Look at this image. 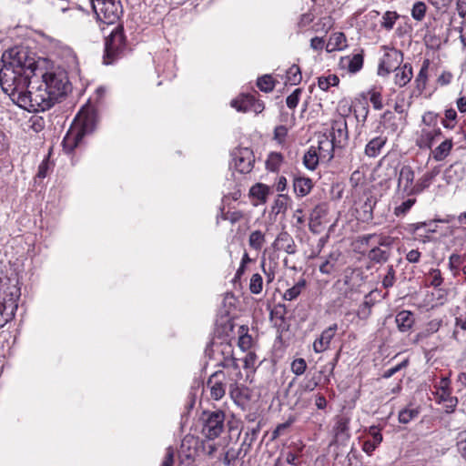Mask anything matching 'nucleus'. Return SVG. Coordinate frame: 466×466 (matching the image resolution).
I'll list each match as a JSON object with an SVG mask.
<instances>
[{"label": "nucleus", "instance_id": "nucleus-26", "mask_svg": "<svg viewBox=\"0 0 466 466\" xmlns=\"http://www.w3.org/2000/svg\"><path fill=\"white\" fill-rule=\"evenodd\" d=\"M254 100L255 96L253 95L242 94L231 101V106L239 112H248L251 111Z\"/></svg>", "mask_w": 466, "mask_h": 466}, {"label": "nucleus", "instance_id": "nucleus-50", "mask_svg": "<svg viewBox=\"0 0 466 466\" xmlns=\"http://www.w3.org/2000/svg\"><path fill=\"white\" fill-rule=\"evenodd\" d=\"M398 17L396 12L387 11L382 16L381 26L387 30L392 29Z\"/></svg>", "mask_w": 466, "mask_h": 466}, {"label": "nucleus", "instance_id": "nucleus-28", "mask_svg": "<svg viewBox=\"0 0 466 466\" xmlns=\"http://www.w3.org/2000/svg\"><path fill=\"white\" fill-rule=\"evenodd\" d=\"M341 64L348 68L349 72L357 73L363 66V55L355 54L352 56H346L341 59Z\"/></svg>", "mask_w": 466, "mask_h": 466}, {"label": "nucleus", "instance_id": "nucleus-48", "mask_svg": "<svg viewBox=\"0 0 466 466\" xmlns=\"http://www.w3.org/2000/svg\"><path fill=\"white\" fill-rule=\"evenodd\" d=\"M456 447L458 452L466 461V430L460 431L456 437Z\"/></svg>", "mask_w": 466, "mask_h": 466}, {"label": "nucleus", "instance_id": "nucleus-46", "mask_svg": "<svg viewBox=\"0 0 466 466\" xmlns=\"http://www.w3.org/2000/svg\"><path fill=\"white\" fill-rule=\"evenodd\" d=\"M426 10L425 3L418 1L412 6L411 16L417 21H421L425 16Z\"/></svg>", "mask_w": 466, "mask_h": 466}, {"label": "nucleus", "instance_id": "nucleus-57", "mask_svg": "<svg viewBox=\"0 0 466 466\" xmlns=\"http://www.w3.org/2000/svg\"><path fill=\"white\" fill-rule=\"evenodd\" d=\"M301 92L300 88H297L287 97L286 103L289 108L294 109L298 106Z\"/></svg>", "mask_w": 466, "mask_h": 466}, {"label": "nucleus", "instance_id": "nucleus-36", "mask_svg": "<svg viewBox=\"0 0 466 466\" xmlns=\"http://www.w3.org/2000/svg\"><path fill=\"white\" fill-rule=\"evenodd\" d=\"M302 79L301 71L299 66L292 65L286 73V82L296 86L300 83Z\"/></svg>", "mask_w": 466, "mask_h": 466}, {"label": "nucleus", "instance_id": "nucleus-43", "mask_svg": "<svg viewBox=\"0 0 466 466\" xmlns=\"http://www.w3.org/2000/svg\"><path fill=\"white\" fill-rule=\"evenodd\" d=\"M263 289V279L260 274L255 273L251 276L249 283V290L252 294L258 295L261 293Z\"/></svg>", "mask_w": 466, "mask_h": 466}, {"label": "nucleus", "instance_id": "nucleus-52", "mask_svg": "<svg viewBox=\"0 0 466 466\" xmlns=\"http://www.w3.org/2000/svg\"><path fill=\"white\" fill-rule=\"evenodd\" d=\"M395 269L392 265L387 267V273L382 279V286L385 289L391 288L395 283Z\"/></svg>", "mask_w": 466, "mask_h": 466}, {"label": "nucleus", "instance_id": "nucleus-2", "mask_svg": "<svg viewBox=\"0 0 466 466\" xmlns=\"http://www.w3.org/2000/svg\"><path fill=\"white\" fill-rule=\"evenodd\" d=\"M41 75L43 79V87L48 92L56 101L66 95L69 89V80L67 74L65 70L56 69L49 72L43 73L41 69L37 74Z\"/></svg>", "mask_w": 466, "mask_h": 466}, {"label": "nucleus", "instance_id": "nucleus-19", "mask_svg": "<svg viewBox=\"0 0 466 466\" xmlns=\"http://www.w3.org/2000/svg\"><path fill=\"white\" fill-rule=\"evenodd\" d=\"M341 257L339 250L331 251L324 261L319 265V271L325 275H330L338 270L339 260Z\"/></svg>", "mask_w": 466, "mask_h": 466}, {"label": "nucleus", "instance_id": "nucleus-4", "mask_svg": "<svg viewBox=\"0 0 466 466\" xmlns=\"http://www.w3.org/2000/svg\"><path fill=\"white\" fill-rule=\"evenodd\" d=\"M126 47L123 27L116 26L105 41L104 63L112 64Z\"/></svg>", "mask_w": 466, "mask_h": 466}, {"label": "nucleus", "instance_id": "nucleus-31", "mask_svg": "<svg viewBox=\"0 0 466 466\" xmlns=\"http://www.w3.org/2000/svg\"><path fill=\"white\" fill-rule=\"evenodd\" d=\"M266 243V236L261 230H254L249 234L248 245L250 248L259 251Z\"/></svg>", "mask_w": 466, "mask_h": 466}, {"label": "nucleus", "instance_id": "nucleus-56", "mask_svg": "<svg viewBox=\"0 0 466 466\" xmlns=\"http://www.w3.org/2000/svg\"><path fill=\"white\" fill-rule=\"evenodd\" d=\"M371 306L372 305L367 300L362 302L357 310V316L360 319H367L371 313Z\"/></svg>", "mask_w": 466, "mask_h": 466}, {"label": "nucleus", "instance_id": "nucleus-64", "mask_svg": "<svg viewBox=\"0 0 466 466\" xmlns=\"http://www.w3.org/2000/svg\"><path fill=\"white\" fill-rule=\"evenodd\" d=\"M288 134V129L285 126H278L274 129V138L279 142H282Z\"/></svg>", "mask_w": 466, "mask_h": 466}, {"label": "nucleus", "instance_id": "nucleus-9", "mask_svg": "<svg viewBox=\"0 0 466 466\" xmlns=\"http://www.w3.org/2000/svg\"><path fill=\"white\" fill-rule=\"evenodd\" d=\"M198 441L190 435L182 440L179 450L178 466H195V459L198 455Z\"/></svg>", "mask_w": 466, "mask_h": 466}, {"label": "nucleus", "instance_id": "nucleus-23", "mask_svg": "<svg viewBox=\"0 0 466 466\" xmlns=\"http://www.w3.org/2000/svg\"><path fill=\"white\" fill-rule=\"evenodd\" d=\"M338 147L331 139L323 135L319 139V146L316 147L318 154L321 158L331 159L333 157L334 147Z\"/></svg>", "mask_w": 466, "mask_h": 466}, {"label": "nucleus", "instance_id": "nucleus-54", "mask_svg": "<svg viewBox=\"0 0 466 466\" xmlns=\"http://www.w3.org/2000/svg\"><path fill=\"white\" fill-rule=\"evenodd\" d=\"M431 277L430 285L435 289L439 288L443 283V278L441 277V270L438 268H431L429 272Z\"/></svg>", "mask_w": 466, "mask_h": 466}, {"label": "nucleus", "instance_id": "nucleus-47", "mask_svg": "<svg viewBox=\"0 0 466 466\" xmlns=\"http://www.w3.org/2000/svg\"><path fill=\"white\" fill-rule=\"evenodd\" d=\"M329 46H332V49H342L346 46V36L343 33L333 34L329 42Z\"/></svg>", "mask_w": 466, "mask_h": 466}, {"label": "nucleus", "instance_id": "nucleus-62", "mask_svg": "<svg viewBox=\"0 0 466 466\" xmlns=\"http://www.w3.org/2000/svg\"><path fill=\"white\" fill-rule=\"evenodd\" d=\"M437 116H438L437 114H435L431 111L426 112L422 116V122L426 126L425 127H436Z\"/></svg>", "mask_w": 466, "mask_h": 466}, {"label": "nucleus", "instance_id": "nucleus-7", "mask_svg": "<svg viewBox=\"0 0 466 466\" xmlns=\"http://www.w3.org/2000/svg\"><path fill=\"white\" fill-rule=\"evenodd\" d=\"M415 174L411 167L403 166L400 169L398 177V194L402 198L416 195V183H414Z\"/></svg>", "mask_w": 466, "mask_h": 466}, {"label": "nucleus", "instance_id": "nucleus-8", "mask_svg": "<svg viewBox=\"0 0 466 466\" xmlns=\"http://www.w3.org/2000/svg\"><path fill=\"white\" fill-rule=\"evenodd\" d=\"M450 384V379L443 377L441 379L439 384L435 385V388L437 389L435 393L437 401L444 404L446 412L448 413L453 412L458 404L457 397L451 396Z\"/></svg>", "mask_w": 466, "mask_h": 466}, {"label": "nucleus", "instance_id": "nucleus-39", "mask_svg": "<svg viewBox=\"0 0 466 466\" xmlns=\"http://www.w3.org/2000/svg\"><path fill=\"white\" fill-rule=\"evenodd\" d=\"M258 87L266 93L271 92L275 87V82L271 76L265 75L257 81Z\"/></svg>", "mask_w": 466, "mask_h": 466}, {"label": "nucleus", "instance_id": "nucleus-41", "mask_svg": "<svg viewBox=\"0 0 466 466\" xmlns=\"http://www.w3.org/2000/svg\"><path fill=\"white\" fill-rule=\"evenodd\" d=\"M463 262V258L459 254L453 253L449 257V268L452 271L454 277L460 274V267Z\"/></svg>", "mask_w": 466, "mask_h": 466}, {"label": "nucleus", "instance_id": "nucleus-45", "mask_svg": "<svg viewBox=\"0 0 466 466\" xmlns=\"http://www.w3.org/2000/svg\"><path fill=\"white\" fill-rule=\"evenodd\" d=\"M218 366L222 367L224 369L232 370L236 371L238 375H240L238 361V359L234 358V356H231L230 358L225 360H219Z\"/></svg>", "mask_w": 466, "mask_h": 466}, {"label": "nucleus", "instance_id": "nucleus-11", "mask_svg": "<svg viewBox=\"0 0 466 466\" xmlns=\"http://www.w3.org/2000/svg\"><path fill=\"white\" fill-rule=\"evenodd\" d=\"M232 159L236 170L239 173L247 174L252 170L254 155L249 148L238 147L234 149L232 152Z\"/></svg>", "mask_w": 466, "mask_h": 466}, {"label": "nucleus", "instance_id": "nucleus-38", "mask_svg": "<svg viewBox=\"0 0 466 466\" xmlns=\"http://www.w3.org/2000/svg\"><path fill=\"white\" fill-rule=\"evenodd\" d=\"M416 203L415 198H409L408 199L404 200L401 204L396 206L394 208V215L396 217H403L405 216L410 208L413 207V205Z\"/></svg>", "mask_w": 466, "mask_h": 466}, {"label": "nucleus", "instance_id": "nucleus-61", "mask_svg": "<svg viewBox=\"0 0 466 466\" xmlns=\"http://www.w3.org/2000/svg\"><path fill=\"white\" fill-rule=\"evenodd\" d=\"M51 168V164L49 162L48 157H46L39 165L36 177L39 178H45L49 169Z\"/></svg>", "mask_w": 466, "mask_h": 466}, {"label": "nucleus", "instance_id": "nucleus-32", "mask_svg": "<svg viewBox=\"0 0 466 466\" xmlns=\"http://www.w3.org/2000/svg\"><path fill=\"white\" fill-rule=\"evenodd\" d=\"M451 148V139L444 140L432 151L433 158L437 161L443 160L450 154Z\"/></svg>", "mask_w": 466, "mask_h": 466}, {"label": "nucleus", "instance_id": "nucleus-37", "mask_svg": "<svg viewBox=\"0 0 466 466\" xmlns=\"http://www.w3.org/2000/svg\"><path fill=\"white\" fill-rule=\"evenodd\" d=\"M339 83V79L336 75L323 76L318 78V86L323 91H327L330 86H338Z\"/></svg>", "mask_w": 466, "mask_h": 466}, {"label": "nucleus", "instance_id": "nucleus-21", "mask_svg": "<svg viewBox=\"0 0 466 466\" xmlns=\"http://www.w3.org/2000/svg\"><path fill=\"white\" fill-rule=\"evenodd\" d=\"M430 66V59H424L421 67L417 76L415 77L414 84L419 95H421L423 91L426 89Z\"/></svg>", "mask_w": 466, "mask_h": 466}, {"label": "nucleus", "instance_id": "nucleus-59", "mask_svg": "<svg viewBox=\"0 0 466 466\" xmlns=\"http://www.w3.org/2000/svg\"><path fill=\"white\" fill-rule=\"evenodd\" d=\"M175 462V451L173 447L169 446L166 450L165 457L160 466H173Z\"/></svg>", "mask_w": 466, "mask_h": 466}, {"label": "nucleus", "instance_id": "nucleus-29", "mask_svg": "<svg viewBox=\"0 0 466 466\" xmlns=\"http://www.w3.org/2000/svg\"><path fill=\"white\" fill-rule=\"evenodd\" d=\"M293 187L297 196L305 197L312 188V181L307 177H296L293 181Z\"/></svg>", "mask_w": 466, "mask_h": 466}, {"label": "nucleus", "instance_id": "nucleus-18", "mask_svg": "<svg viewBox=\"0 0 466 466\" xmlns=\"http://www.w3.org/2000/svg\"><path fill=\"white\" fill-rule=\"evenodd\" d=\"M369 434L371 436V440H367L362 444V451L368 455H371L372 452L381 443L383 437L380 430L376 426H370L369 428Z\"/></svg>", "mask_w": 466, "mask_h": 466}, {"label": "nucleus", "instance_id": "nucleus-60", "mask_svg": "<svg viewBox=\"0 0 466 466\" xmlns=\"http://www.w3.org/2000/svg\"><path fill=\"white\" fill-rule=\"evenodd\" d=\"M370 100L376 110H380L382 108V96L380 92L371 90Z\"/></svg>", "mask_w": 466, "mask_h": 466}, {"label": "nucleus", "instance_id": "nucleus-5", "mask_svg": "<svg viewBox=\"0 0 466 466\" xmlns=\"http://www.w3.org/2000/svg\"><path fill=\"white\" fill-rule=\"evenodd\" d=\"M202 433L208 440H215L224 431L225 413L222 410L204 411Z\"/></svg>", "mask_w": 466, "mask_h": 466}, {"label": "nucleus", "instance_id": "nucleus-20", "mask_svg": "<svg viewBox=\"0 0 466 466\" xmlns=\"http://www.w3.org/2000/svg\"><path fill=\"white\" fill-rule=\"evenodd\" d=\"M394 83L400 87L405 86L412 78L413 71L410 64L406 63L394 70Z\"/></svg>", "mask_w": 466, "mask_h": 466}, {"label": "nucleus", "instance_id": "nucleus-49", "mask_svg": "<svg viewBox=\"0 0 466 466\" xmlns=\"http://www.w3.org/2000/svg\"><path fill=\"white\" fill-rule=\"evenodd\" d=\"M289 197L287 195H279L272 207V212L275 214L284 213L287 209Z\"/></svg>", "mask_w": 466, "mask_h": 466}, {"label": "nucleus", "instance_id": "nucleus-24", "mask_svg": "<svg viewBox=\"0 0 466 466\" xmlns=\"http://www.w3.org/2000/svg\"><path fill=\"white\" fill-rule=\"evenodd\" d=\"M395 322L400 331L406 332L414 324L413 314L409 310H401L396 315Z\"/></svg>", "mask_w": 466, "mask_h": 466}, {"label": "nucleus", "instance_id": "nucleus-1", "mask_svg": "<svg viewBox=\"0 0 466 466\" xmlns=\"http://www.w3.org/2000/svg\"><path fill=\"white\" fill-rule=\"evenodd\" d=\"M0 85L3 91L16 99L17 105L30 112L46 111L56 101L40 86L35 92L27 91L33 76L39 67L34 56L25 48L14 47L1 57Z\"/></svg>", "mask_w": 466, "mask_h": 466}, {"label": "nucleus", "instance_id": "nucleus-6", "mask_svg": "<svg viewBox=\"0 0 466 466\" xmlns=\"http://www.w3.org/2000/svg\"><path fill=\"white\" fill-rule=\"evenodd\" d=\"M20 295V289L15 284H12L10 280L7 283L0 284V302L5 306L7 311L5 319H13L15 316Z\"/></svg>", "mask_w": 466, "mask_h": 466}, {"label": "nucleus", "instance_id": "nucleus-53", "mask_svg": "<svg viewBox=\"0 0 466 466\" xmlns=\"http://www.w3.org/2000/svg\"><path fill=\"white\" fill-rule=\"evenodd\" d=\"M268 192V188L262 184H257L256 186H253L250 189V193L252 196L263 201H265Z\"/></svg>", "mask_w": 466, "mask_h": 466}, {"label": "nucleus", "instance_id": "nucleus-33", "mask_svg": "<svg viewBox=\"0 0 466 466\" xmlns=\"http://www.w3.org/2000/svg\"><path fill=\"white\" fill-rule=\"evenodd\" d=\"M420 414L419 408H404L400 410L398 420L400 423L408 424L411 420H415Z\"/></svg>", "mask_w": 466, "mask_h": 466}, {"label": "nucleus", "instance_id": "nucleus-13", "mask_svg": "<svg viewBox=\"0 0 466 466\" xmlns=\"http://www.w3.org/2000/svg\"><path fill=\"white\" fill-rule=\"evenodd\" d=\"M86 134V127L85 126L71 127L62 142L64 151L67 154L73 152V150L81 144Z\"/></svg>", "mask_w": 466, "mask_h": 466}, {"label": "nucleus", "instance_id": "nucleus-58", "mask_svg": "<svg viewBox=\"0 0 466 466\" xmlns=\"http://www.w3.org/2000/svg\"><path fill=\"white\" fill-rule=\"evenodd\" d=\"M408 364H409V360H404L403 361H401L398 365H396V366H394L392 368H390L387 370H385L383 372V374H382V378L389 379V378L392 377L394 374L399 372L400 370L406 368L408 366Z\"/></svg>", "mask_w": 466, "mask_h": 466}, {"label": "nucleus", "instance_id": "nucleus-63", "mask_svg": "<svg viewBox=\"0 0 466 466\" xmlns=\"http://www.w3.org/2000/svg\"><path fill=\"white\" fill-rule=\"evenodd\" d=\"M243 218L241 211L227 212L223 215V219L228 220L231 224L238 222Z\"/></svg>", "mask_w": 466, "mask_h": 466}, {"label": "nucleus", "instance_id": "nucleus-35", "mask_svg": "<svg viewBox=\"0 0 466 466\" xmlns=\"http://www.w3.org/2000/svg\"><path fill=\"white\" fill-rule=\"evenodd\" d=\"M377 204V198L374 196H368L363 205L361 206V209L363 212V218L365 220H370L373 218V209Z\"/></svg>", "mask_w": 466, "mask_h": 466}, {"label": "nucleus", "instance_id": "nucleus-40", "mask_svg": "<svg viewBox=\"0 0 466 466\" xmlns=\"http://www.w3.org/2000/svg\"><path fill=\"white\" fill-rule=\"evenodd\" d=\"M369 258L370 260L374 262L382 263L388 260L389 252L378 247H375L370 250Z\"/></svg>", "mask_w": 466, "mask_h": 466}, {"label": "nucleus", "instance_id": "nucleus-12", "mask_svg": "<svg viewBox=\"0 0 466 466\" xmlns=\"http://www.w3.org/2000/svg\"><path fill=\"white\" fill-rule=\"evenodd\" d=\"M228 378L223 370L215 371L208 380L207 387L210 390V396L213 400H219L226 394Z\"/></svg>", "mask_w": 466, "mask_h": 466}, {"label": "nucleus", "instance_id": "nucleus-3", "mask_svg": "<svg viewBox=\"0 0 466 466\" xmlns=\"http://www.w3.org/2000/svg\"><path fill=\"white\" fill-rule=\"evenodd\" d=\"M91 3L97 20L105 24H116L123 14L120 0H91Z\"/></svg>", "mask_w": 466, "mask_h": 466}, {"label": "nucleus", "instance_id": "nucleus-15", "mask_svg": "<svg viewBox=\"0 0 466 466\" xmlns=\"http://www.w3.org/2000/svg\"><path fill=\"white\" fill-rule=\"evenodd\" d=\"M331 140L338 147H343L349 138L347 121L340 116L334 120L331 125Z\"/></svg>", "mask_w": 466, "mask_h": 466}, {"label": "nucleus", "instance_id": "nucleus-51", "mask_svg": "<svg viewBox=\"0 0 466 466\" xmlns=\"http://www.w3.org/2000/svg\"><path fill=\"white\" fill-rule=\"evenodd\" d=\"M291 371L297 375V376H300L302 375L305 371H306V369H307V362L304 359L302 358H299V359H295L292 362H291Z\"/></svg>", "mask_w": 466, "mask_h": 466}, {"label": "nucleus", "instance_id": "nucleus-44", "mask_svg": "<svg viewBox=\"0 0 466 466\" xmlns=\"http://www.w3.org/2000/svg\"><path fill=\"white\" fill-rule=\"evenodd\" d=\"M260 431V425L258 424L255 428L248 430L244 436L242 446H247L249 449L254 441L257 440L258 435Z\"/></svg>", "mask_w": 466, "mask_h": 466}, {"label": "nucleus", "instance_id": "nucleus-14", "mask_svg": "<svg viewBox=\"0 0 466 466\" xmlns=\"http://www.w3.org/2000/svg\"><path fill=\"white\" fill-rule=\"evenodd\" d=\"M441 130L438 127H423L416 138V145L420 149L431 148L434 142L441 136Z\"/></svg>", "mask_w": 466, "mask_h": 466}, {"label": "nucleus", "instance_id": "nucleus-25", "mask_svg": "<svg viewBox=\"0 0 466 466\" xmlns=\"http://www.w3.org/2000/svg\"><path fill=\"white\" fill-rule=\"evenodd\" d=\"M439 173L440 170L437 167L425 172L416 182V195H419L427 189Z\"/></svg>", "mask_w": 466, "mask_h": 466}, {"label": "nucleus", "instance_id": "nucleus-42", "mask_svg": "<svg viewBox=\"0 0 466 466\" xmlns=\"http://www.w3.org/2000/svg\"><path fill=\"white\" fill-rule=\"evenodd\" d=\"M282 162V156L280 153L272 152L268 155L266 161V167L270 171H277Z\"/></svg>", "mask_w": 466, "mask_h": 466}, {"label": "nucleus", "instance_id": "nucleus-16", "mask_svg": "<svg viewBox=\"0 0 466 466\" xmlns=\"http://www.w3.org/2000/svg\"><path fill=\"white\" fill-rule=\"evenodd\" d=\"M337 330L338 325L336 323L324 329L320 336L315 339L313 343V350L316 353H321L327 350L329 348L330 342L334 338Z\"/></svg>", "mask_w": 466, "mask_h": 466}, {"label": "nucleus", "instance_id": "nucleus-17", "mask_svg": "<svg viewBox=\"0 0 466 466\" xmlns=\"http://www.w3.org/2000/svg\"><path fill=\"white\" fill-rule=\"evenodd\" d=\"M276 250H284L286 253L293 255L297 252V247L293 238L287 232L281 231L272 244Z\"/></svg>", "mask_w": 466, "mask_h": 466}, {"label": "nucleus", "instance_id": "nucleus-27", "mask_svg": "<svg viewBox=\"0 0 466 466\" xmlns=\"http://www.w3.org/2000/svg\"><path fill=\"white\" fill-rule=\"evenodd\" d=\"M209 351L221 356V359L218 360V361L233 356V347L228 342L212 343L211 347L206 350V353L209 354Z\"/></svg>", "mask_w": 466, "mask_h": 466}, {"label": "nucleus", "instance_id": "nucleus-30", "mask_svg": "<svg viewBox=\"0 0 466 466\" xmlns=\"http://www.w3.org/2000/svg\"><path fill=\"white\" fill-rule=\"evenodd\" d=\"M319 158L316 147L311 146L303 157V164L309 170H315Z\"/></svg>", "mask_w": 466, "mask_h": 466}, {"label": "nucleus", "instance_id": "nucleus-22", "mask_svg": "<svg viewBox=\"0 0 466 466\" xmlns=\"http://www.w3.org/2000/svg\"><path fill=\"white\" fill-rule=\"evenodd\" d=\"M387 137L378 136L369 141L365 147V155L369 157H378L387 143Z\"/></svg>", "mask_w": 466, "mask_h": 466}, {"label": "nucleus", "instance_id": "nucleus-34", "mask_svg": "<svg viewBox=\"0 0 466 466\" xmlns=\"http://www.w3.org/2000/svg\"><path fill=\"white\" fill-rule=\"evenodd\" d=\"M306 287V280L304 279H301L300 280H299L293 287L288 289L284 295H283V299L285 300H293L295 299H297L301 291L303 290V289Z\"/></svg>", "mask_w": 466, "mask_h": 466}, {"label": "nucleus", "instance_id": "nucleus-10", "mask_svg": "<svg viewBox=\"0 0 466 466\" xmlns=\"http://www.w3.org/2000/svg\"><path fill=\"white\" fill-rule=\"evenodd\" d=\"M403 60V54L395 48L387 51L380 59L378 75L380 76H388L391 71L397 69Z\"/></svg>", "mask_w": 466, "mask_h": 466}, {"label": "nucleus", "instance_id": "nucleus-55", "mask_svg": "<svg viewBox=\"0 0 466 466\" xmlns=\"http://www.w3.org/2000/svg\"><path fill=\"white\" fill-rule=\"evenodd\" d=\"M294 421L295 419L290 416L286 422L279 424L272 431V440L279 438Z\"/></svg>", "mask_w": 466, "mask_h": 466}]
</instances>
